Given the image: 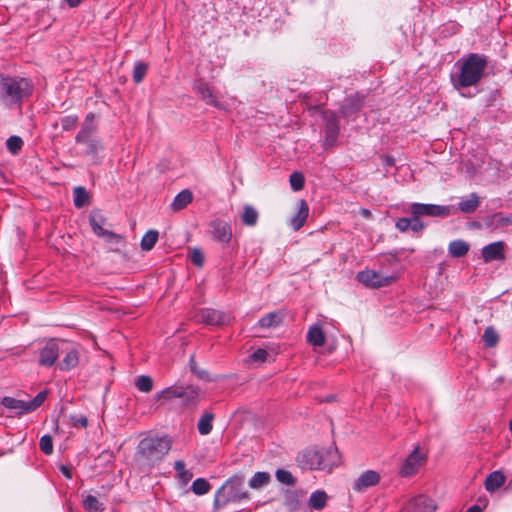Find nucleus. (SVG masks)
I'll list each match as a JSON object with an SVG mask.
<instances>
[{
    "instance_id": "nucleus-1",
    "label": "nucleus",
    "mask_w": 512,
    "mask_h": 512,
    "mask_svg": "<svg viewBox=\"0 0 512 512\" xmlns=\"http://www.w3.org/2000/svg\"><path fill=\"white\" fill-rule=\"evenodd\" d=\"M488 59L483 54L469 53L462 56L456 63V71L451 75V82L455 89L477 86L485 75ZM465 96L463 92H460Z\"/></svg>"
},
{
    "instance_id": "nucleus-2",
    "label": "nucleus",
    "mask_w": 512,
    "mask_h": 512,
    "mask_svg": "<svg viewBox=\"0 0 512 512\" xmlns=\"http://www.w3.org/2000/svg\"><path fill=\"white\" fill-rule=\"evenodd\" d=\"M171 445L172 441L168 436L145 437L137 446L136 459L140 465L152 467L168 454Z\"/></svg>"
},
{
    "instance_id": "nucleus-3",
    "label": "nucleus",
    "mask_w": 512,
    "mask_h": 512,
    "mask_svg": "<svg viewBox=\"0 0 512 512\" xmlns=\"http://www.w3.org/2000/svg\"><path fill=\"white\" fill-rule=\"evenodd\" d=\"M250 500V494L245 488V476L242 473L229 477L216 491L214 506L223 508L229 503H241Z\"/></svg>"
},
{
    "instance_id": "nucleus-4",
    "label": "nucleus",
    "mask_w": 512,
    "mask_h": 512,
    "mask_svg": "<svg viewBox=\"0 0 512 512\" xmlns=\"http://www.w3.org/2000/svg\"><path fill=\"white\" fill-rule=\"evenodd\" d=\"M31 92L32 86L27 79L0 76V101L4 106H19Z\"/></svg>"
},
{
    "instance_id": "nucleus-5",
    "label": "nucleus",
    "mask_w": 512,
    "mask_h": 512,
    "mask_svg": "<svg viewBox=\"0 0 512 512\" xmlns=\"http://www.w3.org/2000/svg\"><path fill=\"white\" fill-rule=\"evenodd\" d=\"M427 460V451L416 445L412 452L403 460L399 467V474L402 477H411L419 472Z\"/></svg>"
},
{
    "instance_id": "nucleus-6",
    "label": "nucleus",
    "mask_w": 512,
    "mask_h": 512,
    "mask_svg": "<svg viewBox=\"0 0 512 512\" xmlns=\"http://www.w3.org/2000/svg\"><path fill=\"white\" fill-rule=\"evenodd\" d=\"M47 398V392H39L33 399L25 401L12 397H4L2 404L10 410H14L18 414L29 413L40 407Z\"/></svg>"
},
{
    "instance_id": "nucleus-7",
    "label": "nucleus",
    "mask_w": 512,
    "mask_h": 512,
    "mask_svg": "<svg viewBox=\"0 0 512 512\" xmlns=\"http://www.w3.org/2000/svg\"><path fill=\"white\" fill-rule=\"evenodd\" d=\"M457 209L452 206H443L436 204L413 203L411 205V213L414 216H431V217H447L454 215Z\"/></svg>"
},
{
    "instance_id": "nucleus-8",
    "label": "nucleus",
    "mask_w": 512,
    "mask_h": 512,
    "mask_svg": "<svg viewBox=\"0 0 512 512\" xmlns=\"http://www.w3.org/2000/svg\"><path fill=\"white\" fill-rule=\"evenodd\" d=\"M356 279L366 287L381 288L392 284L396 278L392 275H384L381 272L367 269L358 272Z\"/></svg>"
},
{
    "instance_id": "nucleus-9",
    "label": "nucleus",
    "mask_w": 512,
    "mask_h": 512,
    "mask_svg": "<svg viewBox=\"0 0 512 512\" xmlns=\"http://www.w3.org/2000/svg\"><path fill=\"white\" fill-rule=\"evenodd\" d=\"M92 231L98 236L103 238L107 243L112 245H119L122 243L123 238L119 234L104 229V218L99 213H92L89 218Z\"/></svg>"
},
{
    "instance_id": "nucleus-10",
    "label": "nucleus",
    "mask_w": 512,
    "mask_h": 512,
    "mask_svg": "<svg viewBox=\"0 0 512 512\" xmlns=\"http://www.w3.org/2000/svg\"><path fill=\"white\" fill-rule=\"evenodd\" d=\"M319 467L318 470L331 471L341 463V456L338 449L334 446L318 449Z\"/></svg>"
},
{
    "instance_id": "nucleus-11",
    "label": "nucleus",
    "mask_w": 512,
    "mask_h": 512,
    "mask_svg": "<svg viewBox=\"0 0 512 512\" xmlns=\"http://www.w3.org/2000/svg\"><path fill=\"white\" fill-rule=\"evenodd\" d=\"M381 480V475L375 470H366L359 475L353 483V490L362 492L370 487L376 486Z\"/></svg>"
},
{
    "instance_id": "nucleus-12",
    "label": "nucleus",
    "mask_w": 512,
    "mask_h": 512,
    "mask_svg": "<svg viewBox=\"0 0 512 512\" xmlns=\"http://www.w3.org/2000/svg\"><path fill=\"white\" fill-rule=\"evenodd\" d=\"M60 346L55 341L47 342L39 353V364L45 367H51L59 357Z\"/></svg>"
},
{
    "instance_id": "nucleus-13",
    "label": "nucleus",
    "mask_w": 512,
    "mask_h": 512,
    "mask_svg": "<svg viewBox=\"0 0 512 512\" xmlns=\"http://www.w3.org/2000/svg\"><path fill=\"white\" fill-rule=\"evenodd\" d=\"M484 262L503 261L505 259V243L496 241L484 246L481 250Z\"/></svg>"
},
{
    "instance_id": "nucleus-14",
    "label": "nucleus",
    "mask_w": 512,
    "mask_h": 512,
    "mask_svg": "<svg viewBox=\"0 0 512 512\" xmlns=\"http://www.w3.org/2000/svg\"><path fill=\"white\" fill-rule=\"evenodd\" d=\"M211 232L214 239L221 243H228L232 238L231 226L223 221L216 219L210 223Z\"/></svg>"
},
{
    "instance_id": "nucleus-15",
    "label": "nucleus",
    "mask_w": 512,
    "mask_h": 512,
    "mask_svg": "<svg viewBox=\"0 0 512 512\" xmlns=\"http://www.w3.org/2000/svg\"><path fill=\"white\" fill-rule=\"evenodd\" d=\"M194 89L198 94L201 95L202 99L207 104L213 105L219 109H226V107L217 100L212 88L203 80L196 81L194 84Z\"/></svg>"
},
{
    "instance_id": "nucleus-16",
    "label": "nucleus",
    "mask_w": 512,
    "mask_h": 512,
    "mask_svg": "<svg viewBox=\"0 0 512 512\" xmlns=\"http://www.w3.org/2000/svg\"><path fill=\"white\" fill-rule=\"evenodd\" d=\"M95 114L88 113L81 125V129L75 137V141H83L86 139L95 138L94 134L97 131V124L95 122Z\"/></svg>"
},
{
    "instance_id": "nucleus-17",
    "label": "nucleus",
    "mask_w": 512,
    "mask_h": 512,
    "mask_svg": "<svg viewBox=\"0 0 512 512\" xmlns=\"http://www.w3.org/2000/svg\"><path fill=\"white\" fill-rule=\"evenodd\" d=\"M435 509L434 501L424 495L411 499L407 506V512H434Z\"/></svg>"
},
{
    "instance_id": "nucleus-18",
    "label": "nucleus",
    "mask_w": 512,
    "mask_h": 512,
    "mask_svg": "<svg viewBox=\"0 0 512 512\" xmlns=\"http://www.w3.org/2000/svg\"><path fill=\"white\" fill-rule=\"evenodd\" d=\"M319 452L316 448H309L303 451L298 456V462L304 469L309 470H318L319 461H318Z\"/></svg>"
},
{
    "instance_id": "nucleus-19",
    "label": "nucleus",
    "mask_w": 512,
    "mask_h": 512,
    "mask_svg": "<svg viewBox=\"0 0 512 512\" xmlns=\"http://www.w3.org/2000/svg\"><path fill=\"white\" fill-rule=\"evenodd\" d=\"M297 205L298 210L290 220V226L294 231H298L303 227L309 215V206L305 200H299Z\"/></svg>"
},
{
    "instance_id": "nucleus-20",
    "label": "nucleus",
    "mask_w": 512,
    "mask_h": 512,
    "mask_svg": "<svg viewBox=\"0 0 512 512\" xmlns=\"http://www.w3.org/2000/svg\"><path fill=\"white\" fill-rule=\"evenodd\" d=\"M194 318L197 322L206 323L209 325H217L222 323L223 314L214 309H201L195 315Z\"/></svg>"
},
{
    "instance_id": "nucleus-21",
    "label": "nucleus",
    "mask_w": 512,
    "mask_h": 512,
    "mask_svg": "<svg viewBox=\"0 0 512 512\" xmlns=\"http://www.w3.org/2000/svg\"><path fill=\"white\" fill-rule=\"evenodd\" d=\"M60 352L65 353L63 360L59 364L61 370L69 371L78 365L79 353L76 348H61Z\"/></svg>"
},
{
    "instance_id": "nucleus-22",
    "label": "nucleus",
    "mask_w": 512,
    "mask_h": 512,
    "mask_svg": "<svg viewBox=\"0 0 512 512\" xmlns=\"http://www.w3.org/2000/svg\"><path fill=\"white\" fill-rule=\"evenodd\" d=\"M325 334L320 324L311 326L307 333V341L314 347H321L325 344Z\"/></svg>"
},
{
    "instance_id": "nucleus-23",
    "label": "nucleus",
    "mask_w": 512,
    "mask_h": 512,
    "mask_svg": "<svg viewBox=\"0 0 512 512\" xmlns=\"http://www.w3.org/2000/svg\"><path fill=\"white\" fill-rule=\"evenodd\" d=\"M77 143L85 145L86 149L84 151V154L93 160H95L98 157L99 152L103 149L101 140L97 137L79 141Z\"/></svg>"
},
{
    "instance_id": "nucleus-24",
    "label": "nucleus",
    "mask_w": 512,
    "mask_h": 512,
    "mask_svg": "<svg viewBox=\"0 0 512 512\" xmlns=\"http://www.w3.org/2000/svg\"><path fill=\"white\" fill-rule=\"evenodd\" d=\"M324 118L327 121L326 124V137L327 141H335L338 132H339V126L336 119V116L333 112H324Z\"/></svg>"
},
{
    "instance_id": "nucleus-25",
    "label": "nucleus",
    "mask_w": 512,
    "mask_h": 512,
    "mask_svg": "<svg viewBox=\"0 0 512 512\" xmlns=\"http://www.w3.org/2000/svg\"><path fill=\"white\" fill-rule=\"evenodd\" d=\"M505 476L500 471L490 473L485 480V489L488 492H494L505 483Z\"/></svg>"
},
{
    "instance_id": "nucleus-26",
    "label": "nucleus",
    "mask_w": 512,
    "mask_h": 512,
    "mask_svg": "<svg viewBox=\"0 0 512 512\" xmlns=\"http://www.w3.org/2000/svg\"><path fill=\"white\" fill-rule=\"evenodd\" d=\"M480 205L479 197L476 193H471L467 198L459 202V210L463 213H473Z\"/></svg>"
},
{
    "instance_id": "nucleus-27",
    "label": "nucleus",
    "mask_w": 512,
    "mask_h": 512,
    "mask_svg": "<svg viewBox=\"0 0 512 512\" xmlns=\"http://www.w3.org/2000/svg\"><path fill=\"white\" fill-rule=\"evenodd\" d=\"M469 244L464 240H454L449 243L448 252L452 257L460 258L465 256L469 251Z\"/></svg>"
},
{
    "instance_id": "nucleus-28",
    "label": "nucleus",
    "mask_w": 512,
    "mask_h": 512,
    "mask_svg": "<svg viewBox=\"0 0 512 512\" xmlns=\"http://www.w3.org/2000/svg\"><path fill=\"white\" fill-rule=\"evenodd\" d=\"M192 199H193V195H192V193H191L189 190H187V189L182 190L181 192H179V193L175 196V198H174V200H173V202H172V204H171L172 209H173L174 211L182 210V209H184L188 204H190V203H191Z\"/></svg>"
},
{
    "instance_id": "nucleus-29",
    "label": "nucleus",
    "mask_w": 512,
    "mask_h": 512,
    "mask_svg": "<svg viewBox=\"0 0 512 512\" xmlns=\"http://www.w3.org/2000/svg\"><path fill=\"white\" fill-rule=\"evenodd\" d=\"M271 481V475L268 472H256L249 480L248 485L251 489H261L267 486Z\"/></svg>"
},
{
    "instance_id": "nucleus-30",
    "label": "nucleus",
    "mask_w": 512,
    "mask_h": 512,
    "mask_svg": "<svg viewBox=\"0 0 512 512\" xmlns=\"http://www.w3.org/2000/svg\"><path fill=\"white\" fill-rule=\"evenodd\" d=\"M186 394V390L182 386L173 385L160 391L157 399L170 400L172 398H181Z\"/></svg>"
},
{
    "instance_id": "nucleus-31",
    "label": "nucleus",
    "mask_w": 512,
    "mask_h": 512,
    "mask_svg": "<svg viewBox=\"0 0 512 512\" xmlns=\"http://www.w3.org/2000/svg\"><path fill=\"white\" fill-rule=\"evenodd\" d=\"M258 211L251 205H245L243 207V213L241 215V219L244 225L246 226H255L258 221Z\"/></svg>"
},
{
    "instance_id": "nucleus-32",
    "label": "nucleus",
    "mask_w": 512,
    "mask_h": 512,
    "mask_svg": "<svg viewBox=\"0 0 512 512\" xmlns=\"http://www.w3.org/2000/svg\"><path fill=\"white\" fill-rule=\"evenodd\" d=\"M327 502V495L324 491L317 490L313 492L309 498V505L315 510H321L325 507Z\"/></svg>"
},
{
    "instance_id": "nucleus-33",
    "label": "nucleus",
    "mask_w": 512,
    "mask_h": 512,
    "mask_svg": "<svg viewBox=\"0 0 512 512\" xmlns=\"http://www.w3.org/2000/svg\"><path fill=\"white\" fill-rule=\"evenodd\" d=\"M77 123L78 117L76 115H67L56 121L53 127L57 129L58 126H61L62 131H70L76 127Z\"/></svg>"
},
{
    "instance_id": "nucleus-34",
    "label": "nucleus",
    "mask_w": 512,
    "mask_h": 512,
    "mask_svg": "<svg viewBox=\"0 0 512 512\" xmlns=\"http://www.w3.org/2000/svg\"><path fill=\"white\" fill-rule=\"evenodd\" d=\"M158 232L156 230L147 231L141 239V249L143 251H150L158 240Z\"/></svg>"
},
{
    "instance_id": "nucleus-35",
    "label": "nucleus",
    "mask_w": 512,
    "mask_h": 512,
    "mask_svg": "<svg viewBox=\"0 0 512 512\" xmlns=\"http://www.w3.org/2000/svg\"><path fill=\"white\" fill-rule=\"evenodd\" d=\"M174 469L183 484H187L193 477L192 472L186 469L185 463L182 460L175 461Z\"/></svg>"
},
{
    "instance_id": "nucleus-36",
    "label": "nucleus",
    "mask_w": 512,
    "mask_h": 512,
    "mask_svg": "<svg viewBox=\"0 0 512 512\" xmlns=\"http://www.w3.org/2000/svg\"><path fill=\"white\" fill-rule=\"evenodd\" d=\"M83 507L88 512H100L104 510V504L101 503L95 496L86 495L83 499Z\"/></svg>"
},
{
    "instance_id": "nucleus-37",
    "label": "nucleus",
    "mask_w": 512,
    "mask_h": 512,
    "mask_svg": "<svg viewBox=\"0 0 512 512\" xmlns=\"http://www.w3.org/2000/svg\"><path fill=\"white\" fill-rule=\"evenodd\" d=\"M282 320V317L279 313L277 312H271L265 316H263L260 320H259V325L263 328H270V327H274V326H277Z\"/></svg>"
},
{
    "instance_id": "nucleus-38",
    "label": "nucleus",
    "mask_w": 512,
    "mask_h": 512,
    "mask_svg": "<svg viewBox=\"0 0 512 512\" xmlns=\"http://www.w3.org/2000/svg\"><path fill=\"white\" fill-rule=\"evenodd\" d=\"M210 488V483L204 478H197L191 486L192 492L196 495H204L209 492Z\"/></svg>"
},
{
    "instance_id": "nucleus-39",
    "label": "nucleus",
    "mask_w": 512,
    "mask_h": 512,
    "mask_svg": "<svg viewBox=\"0 0 512 512\" xmlns=\"http://www.w3.org/2000/svg\"><path fill=\"white\" fill-rule=\"evenodd\" d=\"M213 416L211 414H204L198 422V431L201 435H207L212 430Z\"/></svg>"
},
{
    "instance_id": "nucleus-40",
    "label": "nucleus",
    "mask_w": 512,
    "mask_h": 512,
    "mask_svg": "<svg viewBox=\"0 0 512 512\" xmlns=\"http://www.w3.org/2000/svg\"><path fill=\"white\" fill-rule=\"evenodd\" d=\"M135 385L141 392H150L153 387L152 378L146 375H141L136 379Z\"/></svg>"
},
{
    "instance_id": "nucleus-41",
    "label": "nucleus",
    "mask_w": 512,
    "mask_h": 512,
    "mask_svg": "<svg viewBox=\"0 0 512 512\" xmlns=\"http://www.w3.org/2000/svg\"><path fill=\"white\" fill-rule=\"evenodd\" d=\"M88 202V194L83 187H76L74 189V204L76 207L81 208Z\"/></svg>"
},
{
    "instance_id": "nucleus-42",
    "label": "nucleus",
    "mask_w": 512,
    "mask_h": 512,
    "mask_svg": "<svg viewBox=\"0 0 512 512\" xmlns=\"http://www.w3.org/2000/svg\"><path fill=\"white\" fill-rule=\"evenodd\" d=\"M483 340L487 347H494L498 343L499 337L492 327H487L483 334Z\"/></svg>"
},
{
    "instance_id": "nucleus-43",
    "label": "nucleus",
    "mask_w": 512,
    "mask_h": 512,
    "mask_svg": "<svg viewBox=\"0 0 512 512\" xmlns=\"http://www.w3.org/2000/svg\"><path fill=\"white\" fill-rule=\"evenodd\" d=\"M147 70H148V65L146 63H143V62H137L135 64V67H134V70H133V80L135 83H140L146 73H147Z\"/></svg>"
},
{
    "instance_id": "nucleus-44",
    "label": "nucleus",
    "mask_w": 512,
    "mask_h": 512,
    "mask_svg": "<svg viewBox=\"0 0 512 512\" xmlns=\"http://www.w3.org/2000/svg\"><path fill=\"white\" fill-rule=\"evenodd\" d=\"M6 146L12 154H17L23 146V141L18 136H11L7 139Z\"/></svg>"
},
{
    "instance_id": "nucleus-45",
    "label": "nucleus",
    "mask_w": 512,
    "mask_h": 512,
    "mask_svg": "<svg viewBox=\"0 0 512 512\" xmlns=\"http://www.w3.org/2000/svg\"><path fill=\"white\" fill-rule=\"evenodd\" d=\"M289 182L294 191H299L304 186V177L301 173L294 172L290 175Z\"/></svg>"
},
{
    "instance_id": "nucleus-46",
    "label": "nucleus",
    "mask_w": 512,
    "mask_h": 512,
    "mask_svg": "<svg viewBox=\"0 0 512 512\" xmlns=\"http://www.w3.org/2000/svg\"><path fill=\"white\" fill-rule=\"evenodd\" d=\"M276 478L279 482L285 485H293L295 482L293 475L289 471L284 469H278L276 471Z\"/></svg>"
},
{
    "instance_id": "nucleus-47",
    "label": "nucleus",
    "mask_w": 512,
    "mask_h": 512,
    "mask_svg": "<svg viewBox=\"0 0 512 512\" xmlns=\"http://www.w3.org/2000/svg\"><path fill=\"white\" fill-rule=\"evenodd\" d=\"M40 449L43 453L46 455H50L53 452V442L52 438L49 435H44L41 437L40 442Z\"/></svg>"
},
{
    "instance_id": "nucleus-48",
    "label": "nucleus",
    "mask_w": 512,
    "mask_h": 512,
    "mask_svg": "<svg viewBox=\"0 0 512 512\" xmlns=\"http://www.w3.org/2000/svg\"><path fill=\"white\" fill-rule=\"evenodd\" d=\"M190 260L193 264L201 267L204 263V255L200 249L194 248L190 253Z\"/></svg>"
},
{
    "instance_id": "nucleus-49",
    "label": "nucleus",
    "mask_w": 512,
    "mask_h": 512,
    "mask_svg": "<svg viewBox=\"0 0 512 512\" xmlns=\"http://www.w3.org/2000/svg\"><path fill=\"white\" fill-rule=\"evenodd\" d=\"M70 420L73 427L81 426L85 428L88 425V419L84 415H71Z\"/></svg>"
},
{
    "instance_id": "nucleus-50",
    "label": "nucleus",
    "mask_w": 512,
    "mask_h": 512,
    "mask_svg": "<svg viewBox=\"0 0 512 512\" xmlns=\"http://www.w3.org/2000/svg\"><path fill=\"white\" fill-rule=\"evenodd\" d=\"M411 225L410 228L413 232H421L424 229V223L419 219V216H414L410 218Z\"/></svg>"
},
{
    "instance_id": "nucleus-51",
    "label": "nucleus",
    "mask_w": 512,
    "mask_h": 512,
    "mask_svg": "<svg viewBox=\"0 0 512 512\" xmlns=\"http://www.w3.org/2000/svg\"><path fill=\"white\" fill-rule=\"evenodd\" d=\"M268 356L265 349L259 348L251 354V359L254 362H264Z\"/></svg>"
},
{
    "instance_id": "nucleus-52",
    "label": "nucleus",
    "mask_w": 512,
    "mask_h": 512,
    "mask_svg": "<svg viewBox=\"0 0 512 512\" xmlns=\"http://www.w3.org/2000/svg\"><path fill=\"white\" fill-rule=\"evenodd\" d=\"M410 225H411L410 218H399L395 224L396 228L401 232H406L407 230H409Z\"/></svg>"
},
{
    "instance_id": "nucleus-53",
    "label": "nucleus",
    "mask_w": 512,
    "mask_h": 512,
    "mask_svg": "<svg viewBox=\"0 0 512 512\" xmlns=\"http://www.w3.org/2000/svg\"><path fill=\"white\" fill-rule=\"evenodd\" d=\"M485 506H486V503H483L482 505L477 503V504L469 507L466 512H482L483 509L485 508Z\"/></svg>"
},
{
    "instance_id": "nucleus-54",
    "label": "nucleus",
    "mask_w": 512,
    "mask_h": 512,
    "mask_svg": "<svg viewBox=\"0 0 512 512\" xmlns=\"http://www.w3.org/2000/svg\"><path fill=\"white\" fill-rule=\"evenodd\" d=\"M82 0H65L69 7L74 8L77 7Z\"/></svg>"
},
{
    "instance_id": "nucleus-55",
    "label": "nucleus",
    "mask_w": 512,
    "mask_h": 512,
    "mask_svg": "<svg viewBox=\"0 0 512 512\" xmlns=\"http://www.w3.org/2000/svg\"><path fill=\"white\" fill-rule=\"evenodd\" d=\"M384 164L386 166H393L395 164V161H394V158L391 157V156H387L385 159H384Z\"/></svg>"
},
{
    "instance_id": "nucleus-56",
    "label": "nucleus",
    "mask_w": 512,
    "mask_h": 512,
    "mask_svg": "<svg viewBox=\"0 0 512 512\" xmlns=\"http://www.w3.org/2000/svg\"><path fill=\"white\" fill-rule=\"evenodd\" d=\"M60 470L67 478L72 477L71 471L66 466H61Z\"/></svg>"
},
{
    "instance_id": "nucleus-57",
    "label": "nucleus",
    "mask_w": 512,
    "mask_h": 512,
    "mask_svg": "<svg viewBox=\"0 0 512 512\" xmlns=\"http://www.w3.org/2000/svg\"><path fill=\"white\" fill-rule=\"evenodd\" d=\"M352 102L351 100H346V104L343 106L342 112L344 115L349 114V103Z\"/></svg>"
},
{
    "instance_id": "nucleus-58",
    "label": "nucleus",
    "mask_w": 512,
    "mask_h": 512,
    "mask_svg": "<svg viewBox=\"0 0 512 512\" xmlns=\"http://www.w3.org/2000/svg\"><path fill=\"white\" fill-rule=\"evenodd\" d=\"M360 213L365 218H370L372 216L371 212L368 209H361Z\"/></svg>"
},
{
    "instance_id": "nucleus-59",
    "label": "nucleus",
    "mask_w": 512,
    "mask_h": 512,
    "mask_svg": "<svg viewBox=\"0 0 512 512\" xmlns=\"http://www.w3.org/2000/svg\"><path fill=\"white\" fill-rule=\"evenodd\" d=\"M509 429H510V431L512 432V418H511V421H510V423H509Z\"/></svg>"
},
{
    "instance_id": "nucleus-60",
    "label": "nucleus",
    "mask_w": 512,
    "mask_h": 512,
    "mask_svg": "<svg viewBox=\"0 0 512 512\" xmlns=\"http://www.w3.org/2000/svg\"><path fill=\"white\" fill-rule=\"evenodd\" d=\"M204 375H205V372H202L201 374H199V377L204 378Z\"/></svg>"
},
{
    "instance_id": "nucleus-61",
    "label": "nucleus",
    "mask_w": 512,
    "mask_h": 512,
    "mask_svg": "<svg viewBox=\"0 0 512 512\" xmlns=\"http://www.w3.org/2000/svg\"><path fill=\"white\" fill-rule=\"evenodd\" d=\"M204 375H205V372H202L201 374H199V377L204 378Z\"/></svg>"
}]
</instances>
